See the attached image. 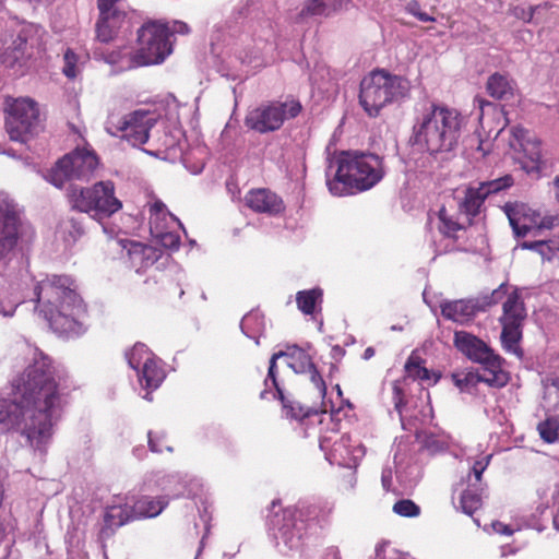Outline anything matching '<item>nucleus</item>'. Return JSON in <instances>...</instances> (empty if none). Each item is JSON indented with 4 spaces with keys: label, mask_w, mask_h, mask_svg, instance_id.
<instances>
[{
    "label": "nucleus",
    "mask_w": 559,
    "mask_h": 559,
    "mask_svg": "<svg viewBox=\"0 0 559 559\" xmlns=\"http://www.w3.org/2000/svg\"><path fill=\"white\" fill-rule=\"evenodd\" d=\"M69 389L67 372L35 350L33 362L12 382L10 397L0 399L1 429L20 431L35 452L45 454Z\"/></svg>",
    "instance_id": "obj_1"
},
{
    "label": "nucleus",
    "mask_w": 559,
    "mask_h": 559,
    "mask_svg": "<svg viewBox=\"0 0 559 559\" xmlns=\"http://www.w3.org/2000/svg\"><path fill=\"white\" fill-rule=\"evenodd\" d=\"M34 295L39 313L56 333H81L80 319L85 313V307L69 276L47 275L37 283Z\"/></svg>",
    "instance_id": "obj_2"
},
{
    "label": "nucleus",
    "mask_w": 559,
    "mask_h": 559,
    "mask_svg": "<svg viewBox=\"0 0 559 559\" xmlns=\"http://www.w3.org/2000/svg\"><path fill=\"white\" fill-rule=\"evenodd\" d=\"M464 126V117L454 108L430 103L413 127L414 143L431 155L456 148Z\"/></svg>",
    "instance_id": "obj_3"
},
{
    "label": "nucleus",
    "mask_w": 559,
    "mask_h": 559,
    "mask_svg": "<svg viewBox=\"0 0 559 559\" xmlns=\"http://www.w3.org/2000/svg\"><path fill=\"white\" fill-rule=\"evenodd\" d=\"M336 164L334 178L328 180L329 190L335 197L367 191L384 176L383 159L376 154L344 151Z\"/></svg>",
    "instance_id": "obj_4"
},
{
    "label": "nucleus",
    "mask_w": 559,
    "mask_h": 559,
    "mask_svg": "<svg viewBox=\"0 0 559 559\" xmlns=\"http://www.w3.org/2000/svg\"><path fill=\"white\" fill-rule=\"evenodd\" d=\"M411 81L385 69H374L365 75L359 86V105L370 118L380 116L389 105L400 104L409 97Z\"/></svg>",
    "instance_id": "obj_5"
},
{
    "label": "nucleus",
    "mask_w": 559,
    "mask_h": 559,
    "mask_svg": "<svg viewBox=\"0 0 559 559\" xmlns=\"http://www.w3.org/2000/svg\"><path fill=\"white\" fill-rule=\"evenodd\" d=\"M68 200L72 210L109 217L122 209V202L115 195V183L110 180L98 181L92 187L71 186Z\"/></svg>",
    "instance_id": "obj_6"
},
{
    "label": "nucleus",
    "mask_w": 559,
    "mask_h": 559,
    "mask_svg": "<svg viewBox=\"0 0 559 559\" xmlns=\"http://www.w3.org/2000/svg\"><path fill=\"white\" fill-rule=\"evenodd\" d=\"M39 106L31 97L8 98L5 130L11 141L27 143L41 130Z\"/></svg>",
    "instance_id": "obj_7"
},
{
    "label": "nucleus",
    "mask_w": 559,
    "mask_h": 559,
    "mask_svg": "<svg viewBox=\"0 0 559 559\" xmlns=\"http://www.w3.org/2000/svg\"><path fill=\"white\" fill-rule=\"evenodd\" d=\"M173 32L167 23L148 21L138 31L139 48L133 57L138 66L158 64L173 52Z\"/></svg>",
    "instance_id": "obj_8"
},
{
    "label": "nucleus",
    "mask_w": 559,
    "mask_h": 559,
    "mask_svg": "<svg viewBox=\"0 0 559 559\" xmlns=\"http://www.w3.org/2000/svg\"><path fill=\"white\" fill-rule=\"evenodd\" d=\"M166 497L143 496L135 500L133 496H116L106 508L105 522L109 526H122L126 523L145 518H155L167 507Z\"/></svg>",
    "instance_id": "obj_9"
},
{
    "label": "nucleus",
    "mask_w": 559,
    "mask_h": 559,
    "mask_svg": "<svg viewBox=\"0 0 559 559\" xmlns=\"http://www.w3.org/2000/svg\"><path fill=\"white\" fill-rule=\"evenodd\" d=\"M456 349L473 362L481 365L486 370L493 371L489 382L497 386H504L509 382V373L503 370V358L483 340L466 332L456 331L453 338Z\"/></svg>",
    "instance_id": "obj_10"
},
{
    "label": "nucleus",
    "mask_w": 559,
    "mask_h": 559,
    "mask_svg": "<svg viewBox=\"0 0 559 559\" xmlns=\"http://www.w3.org/2000/svg\"><path fill=\"white\" fill-rule=\"evenodd\" d=\"M95 152L86 148H76L60 158L50 170V182L62 188L67 181L90 180L98 166Z\"/></svg>",
    "instance_id": "obj_11"
},
{
    "label": "nucleus",
    "mask_w": 559,
    "mask_h": 559,
    "mask_svg": "<svg viewBox=\"0 0 559 559\" xmlns=\"http://www.w3.org/2000/svg\"><path fill=\"white\" fill-rule=\"evenodd\" d=\"M301 109V104L295 99L263 104L248 114L246 126L260 133L276 131L285 120L296 118Z\"/></svg>",
    "instance_id": "obj_12"
},
{
    "label": "nucleus",
    "mask_w": 559,
    "mask_h": 559,
    "mask_svg": "<svg viewBox=\"0 0 559 559\" xmlns=\"http://www.w3.org/2000/svg\"><path fill=\"white\" fill-rule=\"evenodd\" d=\"M282 357L287 359L288 367L292 368L296 373H309L310 381L318 390L319 395L322 397L325 395V382L317 370L312 361V357L305 349L296 345L287 346L286 350H280L272 355L270 359L267 377L264 381L266 388L270 385V383L274 388H277L278 382L276 378V361Z\"/></svg>",
    "instance_id": "obj_13"
},
{
    "label": "nucleus",
    "mask_w": 559,
    "mask_h": 559,
    "mask_svg": "<svg viewBox=\"0 0 559 559\" xmlns=\"http://www.w3.org/2000/svg\"><path fill=\"white\" fill-rule=\"evenodd\" d=\"M502 310L500 323L502 325L501 342L503 348L520 356L521 350L518 344L522 337V325L526 318V309L519 288L508 295Z\"/></svg>",
    "instance_id": "obj_14"
},
{
    "label": "nucleus",
    "mask_w": 559,
    "mask_h": 559,
    "mask_svg": "<svg viewBox=\"0 0 559 559\" xmlns=\"http://www.w3.org/2000/svg\"><path fill=\"white\" fill-rule=\"evenodd\" d=\"M502 209L516 237H525L533 230L551 229L559 225L558 216H542L523 202H507Z\"/></svg>",
    "instance_id": "obj_15"
},
{
    "label": "nucleus",
    "mask_w": 559,
    "mask_h": 559,
    "mask_svg": "<svg viewBox=\"0 0 559 559\" xmlns=\"http://www.w3.org/2000/svg\"><path fill=\"white\" fill-rule=\"evenodd\" d=\"M507 283H502L489 295H484L475 299L445 300L440 304L441 314L456 323H466L471 321L479 311L498 304L507 294Z\"/></svg>",
    "instance_id": "obj_16"
},
{
    "label": "nucleus",
    "mask_w": 559,
    "mask_h": 559,
    "mask_svg": "<svg viewBox=\"0 0 559 559\" xmlns=\"http://www.w3.org/2000/svg\"><path fill=\"white\" fill-rule=\"evenodd\" d=\"M34 234L33 227L22 219L17 205L0 195V245L29 242Z\"/></svg>",
    "instance_id": "obj_17"
},
{
    "label": "nucleus",
    "mask_w": 559,
    "mask_h": 559,
    "mask_svg": "<svg viewBox=\"0 0 559 559\" xmlns=\"http://www.w3.org/2000/svg\"><path fill=\"white\" fill-rule=\"evenodd\" d=\"M269 527L277 545L282 542L288 549H297L301 545L305 523L299 518L298 510L284 509L269 516Z\"/></svg>",
    "instance_id": "obj_18"
},
{
    "label": "nucleus",
    "mask_w": 559,
    "mask_h": 559,
    "mask_svg": "<svg viewBox=\"0 0 559 559\" xmlns=\"http://www.w3.org/2000/svg\"><path fill=\"white\" fill-rule=\"evenodd\" d=\"M320 449L324 451L325 457L331 464L346 467L355 466L366 453L362 444L353 445L350 437L346 435L333 442H331V438L321 437Z\"/></svg>",
    "instance_id": "obj_19"
},
{
    "label": "nucleus",
    "mask_w": 559,
    "mask_h": 559,
    "mask_svg": "<svg viewBox=\"0 0 559 559\" xmlns=\"http://www.w3.org/2000/svg\"><path fill=\"white\" fill-rule=\"evenodd\" d=\"M44 51L41 39L28 28H23L13 40L12 47L2 55V62L13 68L15 64H23L35 55Z\"/></svg>",
    "instance_id": "obj_20"
},
{
    "label": "nucleus",
    "mask_w": 559,
    "mask_h": 559,
    "mask_svg": "<svg viewBox=\"0 0 559 559\" xmlns=\"http://www.w3.org/2000/svg\"><path fill=\"white\" fill-rule=\"evenodd\" d=\"M544 400L547 407H556L559 411V378H548L544 381ZM538 432L540 438L554 443L559 440V414L548 416L544 421L538 424Z\"/></svg>",
    "instance_id": "obj_21"
},
{
    "label": "nucleus",
    "mask_w": 559,
    "mask_h": 559,
    "mask_svg": "<svg viewBox=\"0 0 559 559\" xmlns=\"http://www.w3.org/2000/svg\"><path fill=\"white\" fill-rule=\"evenodd\" d=\"M155 124L147 111L136 110L127 115L120 122L119 130L123 132L122 138L133 146H140L147 142L150 130Z\"/></svg>",
    "instance_id": "obj_22"
},
{
    "label": "nucleus",
    "mask_w": 559,
    "mask_h": 559,
    "mask_svg": "<svg viewBox=\"0 0 559 559\" xmlns=\"http://www.w3.org/2000/svg\"><path fill=\"white\" fill-rule=\"evenodd\" d=\"M243 200L246 206L258 214L278 216L286 210L283 199L267 188L251 189L246 193Z\"/></svg>",
    "instance_id": "obj_23"
},
{
    "label": "nucleus",
    "mask_w": 559,
    "mask_h": 559,
    "mask_svg": "<svg viewBox=\"0 0 559 559\" xmlns=\"http://www.w3.org/2000/svg\"><path fill=\"white\" fill-rule=\"evenodd\" d=\"M124 21L126 13L116 8L99 10V17L95 25L96 39L105 44L110 43L117 37Z\"/></svg>",
    "instance_id": "obj_24"
},
{
    "label": "nucleus",
    "mask_w": 559,
    "mask_h": 559,
    "mask_svg": "<svg viewBox=\"0 0 559 559\" xmlns=\"http://www.w3.org/2000/svg\"><path fill=\"white\" fill-rule=\"evenodd\" d=\"M487 198L483 190H480V186H468L464 190V195L460 199L457 203V209L460 214L465 215L471 223L473 218L478 216L483 209Z\"/></svg>",
    "instance_id": "obj_25"
},
{
    "label": "nucleus",
    "mask_w": 559,
    "mask_h": 559,
    "mask_svg": "<svg viewBox=\"0 0 559 559\" xmlns=\"http://www.w3.org/2000/svg\"><path fill=\"white\" fill-rule=\"evenodd\" d=\"M492 376L493 371L486 370L484 368L483 373L472 370L453 373L452 380L455 386L460 389L461 392L474 394L479 383H485L491 388H498L497 385H493L491 382L488 381L491 379Z\"/></svg>",
    "instance_id": "obj_26"
},
{
    "label": "nucleus",
    "mask_w": 559,
    "mask_h": 559,
    "mask_svg": "<svg viewBox=\"0 0 559 559\" xmlns=\"http://www.w3.org/2000/svg\"><path fill=\"white\" fill-rule=\"evenodd\" d=\"M160 255L162 247H129L127 249L130 266L138 273L152 266Z\"/></svg>",
    "instance_id": "obj_27"
},
{
    "label": "nucleus",
    "mask_w": 559,
    "mask_h": 559,
    "mask_svg": "<svg viewBox=\"0 0 559 559\" xmlns=\"http://www.w3.org/2000/svg\"><path fill=\"white\" fill-rule=\"evenodd\" d=\"M437 216V228L445 239L457 240L460 238V233H464L466 230L465 226L459 222L454 213H451L445 204L439 209Z\"/></svg>",
    "instance_id": "obj_28"
},
{
    "label": "nucleus",
    "mask_w": 559,
    "mask_h": 559,
    "mask_svg": "<svg viewBox=\"0 0 559 559\" xmlns=\"http://www.w3.org/2000/svg\"><path fill=\"white\" fill-rule=\"evenodd\" d=\"M486 90L492 98L508 100L514 96L515 82L507 75L496 72L488 78Z\"/></svg>",
    "instance_id": "obj_29"
},
{
    "label": "nucleus",
    "mask_w": 559,
    "mask_h": 559,
    "mask_svg": "<svg viewBox=\"0 0 559 559\" xmlns=\"http://www.w3.org/2000/svg\"><path fill=\"white\" fill-rule=\"evenodd\" d=\"M136 373L141 385L151 391L156 390L166 377L162 362L156 356L142 366L140 372Z\"/></svg>",
    "instance_id": "obj_30"
},
{
    "label": "nucleus",
    "mask_w": 559,
    "mask_h": 559,
    "mask_svg": "<svg viewBox=\"0 0 559 559\" xmlns=\"http://www.w3.org/2000/svg\"><path fill=\"white\" fill-rule=\"evenodd\" d=\"M323 301V290L320 287L299 290L296 294L298 309L306 316H313L317 310H321Z\"/></svg>",
    "instance_id": "obj_31"
},
{
    "label": "nucleus",
    "mask_w": 559,
    "mask_h": 559,
    "mask_svg": "<svg viewBox=\"0 0 559 559\" xmlns=\"http://www.w3.org/2000/svg\"><path fill=\"white\" fill-rule=\"evenodd\" d=\"M240 328L246 336L254 340L255 343L259 344V337L265 330L264 316L258 310L250 311L242 318Z\"/></svg>",
    "instance_id": "obj_32"
},
{
    "label": "nucleus",
    "mask_w": 559,
    "mask_h": 559,
    "mask_svg": "<svg viewBox=\"0 0 559 559\" xmlns=\"http://www.w3.org/2000/svg\"><path fill=\"white\" fill-rule=\"evenodd\" d=\"M154 481L168 497H179L186 493V486L177 474L157 473Z\"/></svg>",
    "instance_id": "obj_33"
},
{
    "label": "nucleus",
    "mask_w": 559,
    "mask_h": 559,
    "mask_svg": "<svg viewBox=\"0 0 559 559\" xmlns=\"http://www.w3.org/2000/svg\"><path fill=\"white\" fill-rule=\"evenodd\" d=\"M483 486L471 484L461 495L460 506L465 514L472 515L481 507Z\"/></svg>",
    "instance_id": "obj_34"
},
{
    "label": "nucleus",
    "mask_w": 559,
    "mask_h": 559,
    "mask_svg": "<svg viewBox=\"0 0 559 559\" xmlns=\"http://www.w3.org/2000/svg\"><path fill=\"white\" fill-rule=\"evenodd\" d=\"M478 185L488 199L491 195H497L512 188L514 186V178L512 175L507 174L499 178L479 181Z\"/></svg>",
    "instance_id": "obj_35"
},
{
    "label": "nucleus",
    "mask_w": 559,
    "mask_h": 559,
    "mask_svg": "<svg viewBox=\"0 0 559 559\" xmlns=\"http://www.w3.org/2000/svg\"><path fill=\"white\" fill-rule=\"evenodd\" d=\"M417 436L423 447L431 454L444 452L450 445V438L444 433L425 432Z\"/></svg>",
    "instance_id": "obj_36"
},
{
    "label": "nucleus",
    "mask_w": 559,
    "mask_h": 559,
    "mask_svg": "<svg viewBox=\"0 0 559 559\" xmlns=\"http://www.w3.org/2000/svg\"><path fill=\"white\" fill-rule=\"evenodd\" d=\"M129 366L136 372H140L142 366L146 365L155 355L148 350L146 345L136 343L130 352L126 354Z\"/></svg>",
    "instance_id": "obj_37"
},
{
    "label": "nucleus",
    "mask_w": 559,
    "mask_h": 559,
    "mask_svg": "<svg viewBox=\"0 0 559 559\" xmlns=\"http://www.w3.org/2000/svg\"><path fill=\"white\" fill-rule=\"evenodd\" d=\"M84 64L82 57L72 48H67L63 52L62 74L68 80H74L81 73V67Z\"/></svg>",
    "instance_id": "obj_38"
},
{
    "label": "nucleus",
    "mask_w": 559,
    "mask_h": 559,
    "mask_svg": "<svg viewBox=\"0 0 559 559\" xmlns=\"http://www.w3.org/2000/svg\"><path fill=\"white\" fill-rule=\"evenodd\" d=\"M276 390V395L281 400L283 405V415L286 418L289 419H296L299 420L304 418L307 414L305 409L296 402L288 400L285 397L282 389L280 388V384L277 383V388H274Z\"/></svg>",
    "instance_id": "obj_39"
},
{
    "label": "nucleus",
    "mask_w": 559,
    "mask_h": 559,
    "mask_svg": "<svg viewBox=\"0 0 559 559\" xmlns=\"http://www.w3.org/2000/svg\"><path fill=\"white\" fill-rule=\"evenodd\" d=\"M492 454L484 453H480L477 456L468 459L471 461V472L468 477H471L472 475L474 476L475 481L473 484L483 486L481 476L483 473L487 469L488 465L490 464Z\"/></svg>",
    "instance_id": "obj_40"
},
{
    "label": "nucleus",
    "mask_w": 559,
    "mask_h": 559,
    "mask_svg": "<svg viewBox=\"0 0 559 559\" xmlns=\"http://www.w3.org/2000/svg\"><path fill=\"white\" fill-rule=\"evenodd\" d=\"M393 512L404 518H416L420 514V508L411 499H401L394 503Z\"/></svg>",
    "instance_id": "obj_41"
},
{
    "label": "nucleus",
    "mask_w": 559,
    "mask_h": 559,
    "mask_svg": "<svg viewBox=\"0 0 559 559\" xmlns=\"http://www.w3.org/2000/svg\"><path fill=\"white\" fill-rule=\"evenodd\" d=\"M151 233L157 239L159 245H180V236L173 231H163L159 230L157 225H153V221L151 219Z\"/></svg>",
    "instance_id": "obj_42"
},
{
    "label": "nucleus",
    "mask_w": 559,
    "mask_h": 559,
    "mask_svg": "<svg viewBox=\"0 0 559 559\" xmlns=\"http://www.w3.org/2000/svg\"><path fill=\"white\" fill-rule=\"evenodd\" d=\"M23 302V297L11 294L10 297H0V314L3 317H12L19 305Z\"/></svg>",
    "instance_id": "obj_43"
},
{
    "label": "nucleus",
    "mask_w": 559,
    "mask_h": 559,
    "mask_svg": "<svg viewBox=\"0 0 559 559\" xmlns=\"http://www.w3.org/2000/svg\"><path fill=\"white\" fill-rule=\"evenodd\" d=\"M405 370L407 374L414 379L428 380L430 378L429 370L426 367L420 366L419 361L414 357H411L407 360Z\"/></svg>",
    "instance_id": "obj_44"
},
{
    "label": "nucleus",
    "mask_w": 559,
    "mask_h": 559,
    "mask_svg": "<svg viewBox=\"0 0 559 559\" xmlns=\"http://www.w3.org/2000/svg\"><path fill=\"white\" fill-rule=\"evenodd\" d=\"M148 447L152 452L162 453L164 450L171 452L173 448L165 441L164 433L148 432Z\"/></svg>",
    "instance_id": "obj_45"
},
{
    "label": "nucleus",
    "mask_w": 559,
    "mask_h": 559,
    "mask_svg": "<svg viewBox=\"0 0 559 559\" xmlns=\"http://www.w3.org/2000/svg\"><path fill=\"white\" fill-rule=\"evenodd\" d=\"M524 249L536 250L542 259L545 261H552L554 259L559 260V247H523Z\"/></svg>",
    "instance_id": "obj_46"
},
{
    "label": "nucleus",
    "mask_w": 559,
    "mask_h": 559,
    "mask_svg": "<svg viewBox=\"0 0 559 559\" xmlns=\"http://www.w3.org/2000/svg\"><path fill=\"white\" fill-rule=\"evenodd\" d=\"M393 400H394L395 409L400 415L402 425L404 426L405 424H404V416H403L402 390L396 384L393 386Z\"/></svg>",
    "instance_id": "obj_47"
},
{
    "label": "nucleus",
    "mask_w": 559,
    "mask_h": 559,
    "mask_svg": "<svg viewBox=\"0 0 559 559\" xmlns=\"http://www.w3.org/2000/svg\"><path fill=\"white\" fill-rule=\"evenodd\" d=\"M536 7H531L527 11L523 8H515L514 15L519 19L524 20L525 22H531L534 17Z\"/></svg>",
    "instance_id": "obj_48"
},
{
    "label": "nucleus",
    "mask_w": 559,
    "mask_h": 559,
    "mask_svg": "<svg viewBox=\"0 0 559 559\" xmlns=\"http://www.w3.org/2000/svg\"><path fill=\"white\" fill-rule=\"evenodd\" d=\"M491 526L495 533L500 535L510 536L513 533V530L509 525L499 521L492 522Z\"/></svg>",
    "instance_id": "obj_49"
},
{
    "label": "nucleus",
    "mask_w": 559,
    "mask_h": 559,
    "mask_svg": "<svg viewBox=\"0 0 559 559\" xmlns=\"http://www.w3.org/2000/svg\"><path fill=\"white\" fill-rule=\"evenodd\" d=\"M382 486L385 490H391L392 488V469L390 467H385L382 471L381 475Z\"/></svg>",
    "instance_id": "obj_50"
},
{
    "label": "nucleus",
    "mask_w": 559,
    "mask_h": 559,
    "mask_svg": "<svg viewBox=\"0 0 559 559\" xmlns=\"http://www.w3.org/2000/svg\"><path fill=\"white\" fill-rule=\"evenodd\" d=\"M166 211V205L160 201L156 200L154 203L150 206V213L151 215H159Z\"/></svg>",
    "instance_id": "obj_51"
},
{
    "label": "nucleus",
    "mask_w": 559,
    "mask_h": 559,
    "mask_svg": "<svg viewBox=\"0 0 559 559\" xmlns=\"http://www.w3.org/2000/svg\"><path fill=\"white\" fill-rule=\"evenodd\" d=\"M394 463H395V468H396V477L397 479L401 481V483H404L405 479L403 478L402 476V466H403V457H401V454L400 453H395L394 455Z\"/></svg>",
    "instance_id": "obj_52"
},
{
    "label": "nucleus",
    "mask_w": 559,
    "mask_h": 559,
    "mask_svg": "<svg viewBox=\"0 0 559 559\" xmlns=\"http://www.w3.org/2000/svg\"><path fill=\"white\" fill-rule=\"evenodd\" d=\"M406 11H407L409 14H412V15L416 16V15H417V13H418L419 11H421V10H420V4H419V2H418V1H416V0H412V1H409V2L407 3V5H406Z\"/></svg>",
    "instance_id": "obj_53"
},
{
    "label": "nucleus",
    "mask_w": 559,
    "mask_h": 559,
    "mask_svg": "<svg viewBox=\"0 0 559 559\" xmlns=\"http://www.w3.org/2000/svg\"><path fill=\"white\" fill-rule=\"evenodd\" d=\"M119 0H97V7H98V10H107V9H112L115 8V4L118 2Z\"/></svg>",
    "instance_id": "obj_54"
},
{
    "label": "nucleus",
    "mask_w": 559,
    "mask_h": 559,
    "mask_svg": "<svg viewBox=\"0 0 559 559\" xmlns=\"http://www.w3.org/2000/svg\"><path fill=\"white\" fill-rule=\"evenodd\" d=\"M170 32H173V35L175 33L186 34V33L189 32V28H188V25L186 23L177 22V23H175L174 29L170 28Z\"/></svg>",
    "instance_id": "obj_55"
},
{
    "label": "nucleus",
    "mask_w": 559,
    "mask_h": 559,
    "mask_svg": "<svg viewBox=\"0 0 559 559\" xmlns=\"http://www.w3.org/2000/svg\"><path fill=\"white\" fill-rule=\"evenodd\" d=\"M323 559H341L338 549L336 547L328 548Z\"/></svg>",
    "instance_id": "obj_56"
},
{
    "label": "nucleus",
    "mask_w": 559,
    "mask_h": 559,
    "mask_svg": "<svg viewBox=\"0 0 559 559\" xmlns=\"http://www.w3.org/2000/svg\"><path fill=\"white\" fill-rule=\"evenodd\" d=\"M390 545L389 542H381L376 546V555L377 557H381L384 552L385 548Z\"/></svg>",
    "instance_id": "obj_57"
},
{
    "label": "nucleus",
    "mask_w": 559,
    "mask_h": 559,
    "mask_svg": "<svg viewBox=\"0 0 559 559\" xmlns=\"http://www.w3.org/2000/svg\"><path fill=\"white\" fill-rule=\"evenodd\" d=\"M415 17H417L421 22H433L435 21L433 16H430L426 12H423V11H419Z\"/></svg>",
    "instance_id": "obj_58"
},
{
    "label": "nucleus",
    "mask_w": 559,
    "mask_h": 559,
    "mask_svg": "<svg viewBox=\"0 0 559 559\" xmlns=\"http://www.w3.org/2000/svg\"><path fill=\"white\" fill-rule=\"evenodd\" d=\"M415 17H417L421 22H433L435 21L433 16H430L426 12H423V11H419Z\"/></svg>",
    "instance_id": "obj_59"
},
{
    "label": "nucleus",
    "mask_w": 559,
    "mask_h": 559,
    "mask_svg": "<svg viewBox=\"0 0 559 559\" xmlns=\"http://www.w3.org/2000/svg\"><path fill=\"white\" fill-rule=\"evenodd\" d=\"M374 355V349L372 347H368L364 352V358L369 359Z\"/></svg>",
    "instance_id": "obj_60"
},
{
    "label": "nucleus",
    "mask_w": 559,
    "mask_h": 559,
    "mask_svg": "<svg viewBox=\"0 0 559 559\" xmlns=\"http://www.w3.org/2000/svg\"><path fill=\"white\" fill-rule=\"evenodd\" d=\"M549 240H535V241H531V242H523L522 245H538V246H542V245H549Z\"/></svg>",
    "instance_id": "obj_61"
},
{
    "label": "nucleus",
    "mask_w": 559,
    "mask_h": 559,
    "mask_svg": "<svg viewBox=\"0 0 559 559\" xmlns=\"http://www.w3.org/2000/svg\"><path fill=\"white\" fill-rule=\"evenodd\" d=\"M554 185H555V188H556V198L559 202V176H557L554 180Z\"/></svg>",
    "instance_id": "obj_62"
},
{
    "label": "nucleus",
    "mask_w": 559,
    "mask_h": 559,
    "mask_svg": "<svg viewBox=\"0 0 559 559\" xmlns=\"http://www.w3.org/2000/svg\"><path fill=\"white\" fill-rule=\"evenodd\" d=\"M120 245H131V246H134V245H141V243L138 242V241H134V240H121Z\"/></svg>",
    "instance_id": "obj_63"
},
{
    "label": "nucleus",
    "mask_w": 559,
    "mask_h": 559,
    "mask_svg": "<svg viewBox=\"0 0 559 559\" xmlns=\"http://www.w3.org/2000/svg\"><path fill=\"white\" fill-rule=\"evenodd\" d=\"M7 248H8V247H0V260H1L2 258H4V255H5V251H7Z\"/></svg>",
    "instance_id": "obj_64"
}]
</instances>
